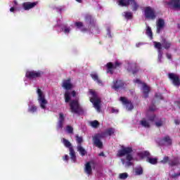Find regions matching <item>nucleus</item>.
I'll use <instances>...</instances> for the list:
<instances>
[{
  "label": "nucleus",
  "mask_w": 180,
  "mask_h": 180,
  "mask_svg": "<svg viewBox=\"0 0 180 180\" xmlns=\"http://www.w3.org/2000/svg\"><path fill=\"white\" fill-rule=\"evenodd\" d=\"M112 134H115V129L112 127L107 129L105 132L96 134L92 138L94 145L98 148H103V143L101 139H104L105 136H112Z\"/></svg>",
  "instance_id": "f257e3e1"
},
{
  "label": "nucleus",
  "mask_w": 180,
  "mask_h": 180,
  "mask_svg": "<svg viewBox=\"0 0 180 180\" xmlns=\"http://www.w3.org/2000/svg\"><path fill=\"white\" fill-rule=\"evenodd\" d=\"M89 93L92 96V97L90 98V102L93 103L94 108L96 110L97 112H101V103H102L101 98L98 97V94L95 91L90 90Z\"/></svg>",
  "instance_id": "f03ea898"
},
{
  "label": "nucleus",
  "mask_w": 180,
  "mask_h": 180,
  "mask_svg": "<svg viewBox=\"0 0 180 180\" xmlns=\"http://www.w3.org/2000/svg\"><path fill=\"white\" fill-rule=\"evenodd\" d=\"M139 157L143 158H146V162H149L152 165H155L158 163V158H150V152L145 150L141 152L139 154Z\"/></svg>",
  "instance_id": "7ed1b4c3"
},
{
  "label": "nucleus",
  "mask_w": 180,
  "mask_h": 180,
  "mask_svg": "<svg viewBox=\"0 0 180 180\" xmlns=\"http://www.w3.org/2000/svg\"><path fill=\"white\" fill-rule=\"evenodd\" d=\"M130 4L132 5V11L134 12L139 9V4H137L135 0H119V5L120 6H129Z\"/></svg>",
  "instance_id": "20e7f679"
},
{
  "label": "nucleus",
  "mask_w": 180,
  "mask_h": 180,
  "mask_svg": "<svg viewBox=\"0 0 180 180\" xmlns=\"http://www.w3.org/2000/svg\"><path fill=\"white\" fill-rule=\"evenodd\" d=\"M44 72L41 70H32L27 71L25 74V77L28 78V79H36V78H41V75H43Z\"/></svg>",
  "instance_id": "39448f33"
},
{
  "label": "nucleus",
  "mask_w": 180,
  "mask_h": 180,
  "mask_svg": "<svg viewBox=\"0 0 180 180\" xmlns=\"http://www.w3.org/2000/svg\"><path fill=\"white\" fill-rule=\"evenodd\" d=\"M37 94H38V102L40 105V107L41 109H46V105H47L48 102L47 100L44 98V95H43V91H41V89H37Z\"/></svg>",
  "instance_id": "423d86ee"
},
{
  "label": "nucleus",
  "mask_w": 180,
  "mask_h": 180,
  "mask_svg": "<svg viewBox=\"0 0 180 180\" xmlns=\"http://www.w3.org/2000/svg\"><path fill=\"white\" fill-rule=\"evenodd\" d=\"M70 107L72 113H79L81 110V105H79L78 100L71 101L70 103Z\"/></svg>",
  "instance_id": "0eeeda50"
},
{
  "label": "nucleus",
  "mask_w": 180,
  "mask_h": 180,
  "mask_svg": "<svg viewBox=\"0 0 180 180\" xmlns=\"http://www.w3.org/2000/svg\"><path fill=\"white\" fill-rule=\"evenodd\" d=\"M144 12L145 18L146 19H151L152 20H154V19L157 18V15H155V11L150 6L146 7Z\"/></svg>",
  "instance_id": "6e6552de"
},
{
  "label": "nucleus",
  "mask_w": 180,
  "mask_h": 180,
  "mask_svg": "<svg viewBox=\"0 0 180 180\" xmlns=\"http://www.w3.org/2000/svg\"><path fill=\"white\" fill-rule=\"evenodd\" d=\"M121 65L122 63H119L118 61L115 62V64H113L112 62H109L106 64L107 72L112 75L113 70H116V68H120Z\"/></svg>",
  "instance_id": "1a4fd4ad"
},
{
  "label": "nucleus",
  "mask_w": 180,
  "mask_h": 180,
  "mask_svg": "<svg viewBox=\"0 0 180 180\" xmlns=\"http://www.w3.org/2000/svg\"><path fill=\"white\" fill-rule=\"evenodd\" d=\"M167 75H168L169 79L172 81L174 86H180V79L178 75H176L175 73H168Z\"/></svg>",
  "instance_id": "9d476101"
},
{
  "label": "nucleus",
  "mask_w": 180,
  "mask_h": 180,
  "mask_svg": "<svg viewBox=\"0 0 180 180\" xmlns=\"http://www.w3.org/2000/svg\"><path fill=\"white\" fill-rule=\"evenodd\" d=\"M120 100L121 101L123 105H125L126 109L129 112L134 109V105H133V103H131V101L126 98V97H120Z\"/></svg>",
  "instance_id": "9b49d317"
},
{
  "label": "nucleus",
  "mask_w": 180,
  "mask_h": 180,
  "mask_svg": "<svg viewBox=\"0 0 180 180\" xmlns=\"http://www.w3.org/2000/svg\"><path fill=\"white\" fill-rule=\"evenodd\" d=\"M133 153V148L131 147H122V149L119 150L117 155L118 157H124V155H127V154H131Z\"/></svg>",
  "instance_id": "f8f14e48"
},
{
  "label": "nucleus",
  "mask_w": 180,
  "mask_h": 180,
  "mask_svg": "<svg viewBox=\"0 0 180 180\" xmlns=\"http://www.w3.org/2000/svg\"><path fill=\"white\" fill-rule=\"evenodd\" d=\"M124 87V82L122 79H116L112 82V86H111L112 89H115V91H118V89H121V88Z\"/></svg>",
  "instance_id": "ddd939ff"
},
{
  "label": "nucleus",
  "mask_w": 180,
  "mask_h": 180,
  "mask_svg": "<svg viewBox=\"0 0 180 180\" xmlns=\"http://www.w3.org/2000/svg\"><path fill=\"white\" fill-rule=\"evenodd\" d=\"M165 4L168 5L171 9H180V0H170L165 1Z\"/></svg>",
  "instance_id": "4468645a"
},
{
  "label": "nucleus",
  "mask_w": 180,
  "mask_h": 180,
  "mask_svg": "<svg viewBox=\"0 0 180 180\" xmlns=\"http://www.w3.org/2000/svg\"><path fill=\"white\" fill-rule=\"evenodd\" d=\"M153 44L155 46V49H158V61L159 63H161V59L162 58V45L161 44V42L158 41H154Z\"/></svg>",
  "instance_id": "2eb2a0df"
},
{
  "label": "nucleus",
  "mask_w": 180,
  "mask_h": 180,
  "mask_svg": "<svg viewBox=\"0 0 180 180\" xmlns=\"http://www.w3.org/2000/svg\"><path fill=\"white\" fill-rule=\"evenodd\" d=\"M127 71L128 72H131V74H133L134 75L135 74H137L139 72V69L137 68V63H128Z\"/></svg>",
  "instance_id": "dca6fc26"
},
{
  "label": "nucleus",
  "mask_w": 180,
  "mask_h": 180,
  "mask_svg": "<svg viewBox=\"0 0 180 180\" xmlns=\"http://www.w3.org/2000/svg\"><path fill=\"white\" fill-rule=\"evenodd\" d=\"M37 4H39L38 1H35V2H30V1H27V2H24L22 4V8L25 11H30V9H33V8H34Z\"/></svg>",
  "instance_id": "f3484780"
},
{
  "label": "nucleus",
  "mask_w": 180,
  "mask_h": 180,
  "mask_svg": "<svg viewBox=\"0 0 180 180\" xmlns=\"http://www.w3.org/2000/svg\"><path fill=\"white\" fill-rule=\"evenodd\" d=\"M65 117H64V114H63V112L59 113V117H58V121L56 125V129L57 130H60L61 129H63V127H64V120H65Z\"/></svg>",
  "instance_id": "a211bd4d"
},
{
  "label": "nucleus",
  "mask_w": 180,
  "mask_h": 180,
  "mask_svg": "<svg viewBox=\"0 0 180 180\" xmlns=\"http://www.w3.org/2000/svg\"><path fill=\"white\" fill-rule=\"evenodd\" d=\"M164 26H165V21L162 18H160L157 22V33H161Z\"/></svg>",
  "instance_id": "6ab92c4d"
},
{
  "label": "nucleus",
  "mask_w": 180,
  "mask_h": 180,
  "mask_svg": "<svg viewBox=\"0 0 180 180\" xmlns=\"http://www.w3.org/2000/svg\"><path fill=\"white\" fill-rule=\"evenodd\" d=\"M62 86L63 88H64V89H66L67 91L72 89V84H71V79L64 80Z\"/></svg>",
  "instance_id": "aec40b11"
},
{
  "label": "nucleus",
  "mask_w": 180,
  "mask_h": 180,
  "mask_svg": "<svg viewBox=\"0 0 180 180\" xmlns=\"http://www.w3.org/2000/svg\"><path fill=\"white\" fill-rule=\"evenodd\" d=\"M90 77L94 80L98 85H103L102 79H99V76L97 75L96 72H93L90 74Z\"/></svg>",
  "instance_id": "412c9836"
},
{
  "label": "nucleus",
  "mask_w": 180,
  "mask_h": 180,
  "mask_svg": "<svg viewBox=\"0 0 180 180\" xmlns=\"http://www.w3.org/2000/svg\"><path fill=\"white\" fill-rule=\"evenodd\" d=\"M161 45L163 46L165 50H169L172 44L170 41H167V39H162Z\"/></svg>",
  "instance_id": "4be33fe9"
},
{
  "label": "nucleus",
  "mask_w": 180,
  "mask_h": 180,
  "mask_svg": "<svg viewBox=\"0 0 180 180\" xmlns=\"http://www.w3.org/2000/svg\"><path fill=\"white\" fill-rule=\"evenodd\" d=\"M84 172L87 175H91L92 174V166H91V162H88L85 165Z\"/></svg>",
  "instance_id": "5701e85b"
},
{
  "label": "nucleus",
  "mask_w": 180,
  "mask_h": 180,
  "mask_svg": "<svg viewBox=\"0 0 180 180\" xmlns=\"http://www.w3.org/2000/svg\"><path fill=\"white\" fill-rule=\"evenodd\" d=\"M143 98L146 99V98H148V94H150V88L148 87V86H147L146 84H144L143 86Z\"/></svg>",
  "instance_id": "b1692460"
},
{
  "label": "nucleus",
  "mask_w": 180,
  "mask_h": 180,
  "mask_svg": "<svg viewBox=\"0 0 180 180\" xmlns=\"http://www.w3.org/2000/svg\"><path fill=\"white\" fill-rule=\"evenodd\" d=\"M77 150L79 153L80 155H82V157L86 155V150L85 148H84V147H82V145H77Z\"/></svg>",
  "instance_id": "393cba45"
},
{
  "label": "nucleus",
  "mask_w": 180,
  "mask_h": 180,
  "mask_svg": "<svg viewBox=\"0 0 180 180\" xmlns=\"http://www.w3.org/2000/svg\"><path fill=\"white\" fill-rule=\"evenodd\" d=\"M70 155V160L73 161V162H77V155H75V150H74V148H71L70 150H69Z\"/></svg>",
  "instance_id": "a878e982"
},
{
  "label": "nucleus",
  "mask_w": 180,
  "mask_h": 180,
  "mask_svg": "<svg viewBox=\"0 0 180 180\" xmlns=\"http://www.w3.org/2000/svg\"><path fill=\"white\" fill-rule=\"evenodd\" d=\"M63 143L64 144L65 147H66V148H69V150H71V148H74L72 147V144H71V142H70V141L66 139H63Z\"/></svg>",
  "instance_id": "bb28decb"
},
{
  "label": "nucleus",
  "mask_w": 180,
  "mask_h": 180,
  "mask_svg": "<svg viewBox=\"0 0 180 180\" xmlns=\"http://www.w3.org/2000/svg\"><path fill=\"white\" fill-rule=\"evenodd\" d=\"M179 164V158H174L172 161L169 162V165L170 167H175Z\"/></svg>",
  "instance_id": "cd10ccee"
},
{
  "label": "nucleus",
  "mask_w": 180,
  "mask_h": 180,
  "mask_svg": "<svg viewBox=\"0 0 180 180\" xmlns=\"http://www.w3.org/2000/svg\"><path fill=\"white\" fill-rule=\"evenodd\" d=\"M123 16L127 20H131L133 19V13L127 11L124 12Z\"/></svg>",
  "instance_id": "c85d7f7f"
},
{
  "label": "nucleus",
  "mask_w": 180,
  "mask_h": 180,
  "mask_svg": "<svg viewBox=\"0 0 180 180\" xmlns=\"http://www.w3.org/2000/svg\"><path fill=\"white\" fill-rule=\"evenodd\" d=\"M85 21L88 22L90 25H94V18L91 15H86L85 16Z\"/></svg>",
  "instance_id": "c756f323"
},
{
  "label": "nucleus",
  "mask_w": 180,
  "mask_h": 180,
  "mask_svg": "<svg viewBox=\"0 0 180 180\" xmlns=\"http://www.w3.org/2000/svg\"><path fill=\"white\" fill-rule=\"evenodd\" d=\"M163 141H165V143H167V146H171V144H172V140L171 139L169 136H165L163 138Z\"/></svg>",
  "instance_id": "7c9ffc66"
},
{
  "label": "nucleus",
  "mask_w": 180,
  "mask_h": 180,
  "mask_svg": "<svg viewBox=\"0 0 180 180\" xmlns=\"http://www.w3.org/2000/svg\"><path fill=\"white\" fill-rule=\"evenodd\" d=\"M146 34L150 39H153V30H151V27L148 26L146 28Z\"/></svg>",
  "instance_id": "2f4dec72"
},
{
  "label": "nucleus",
  "mask_w": 180,
  "mask_h": 180,
  "mask_svg": "<svg viewBox=\"0 0 180 180\" xmlns=\"http://www.w3.org/2000/svg\"><path fill=\"white\" fill-rule=\"evenodd\" d=\"M140 123L143 127L150 128V123H148L146 120H141Z\"/></svg>",
  "instance_id": "473e14b6"
},
{
  "label": "nucleus",
  "mask_w": 180,
  "mask_h": 180,
  "mask_svg": "<svg viewBox=\"0 0 180 180\" xmlns=\"http://www.w3.org/2000/svg\"><path fill=\"white\" fill-rule=\"evenodd\" d=\"M71 101V96H70V93L68 91H65V102L68 103Z\"/></svg>",
  "instance_id": "72a5a7b5"
},
{
  "label": "nucleus",
  "mask_w": 180,
  "mask_h": 180,
  "mask_svg": "<svg viewBox=\"0 0 180 180\" xmlns=\"http://www.w3.org/2000/svg\"><path fill=\"white\" fill-rule=\"evenodd\" d=\"M37 111V107L34 105H31L29 108H28V112H30V113H34V112Z\"/></svg>",
  "instance_id": "f704fd0d"
},
{
  "label": "nucleus",
  "mask_w": 180,
  "mask_h": 180,
  "mask_svg": "<svg viewBox=\"0 0 180 180\" xmlns=\"http://www.w3.org/2000/svg\"><path fill=\"white\" fill-rule=\"evenodd\" d=\"M136 175H143V167H136L135 169Z\"/></svg>",
  "instance_id": "c9c22d12"
},
{
  "label": "nucleus",
  "mask_w": 180,
  "mask_h": 180,
  "mask_svg": "<svg viewBox=\"0 0 180 180\" xmlns=\"http://www.w3.org/2000/svg\"><path fill=\"white\" fill-rule=\"evenodd\" d=\"M155 124L156 127H162V126H164V121H162V119H160L155 122Z\"/></svg>",
  "instance_id": "e433bc0d"
},
{
  "label": "nucleus",
  "mask_w": 180,
  "mask_h": 180,
  "mask_svg": "<svg viewBox=\"0 0 180 180\" xmlns=\"http://www.w3.org/2000/svg\"><path fill=\"white\" fill-rule=\"evenodd\" d=\"M160 162L161 164H167V162H168V164H169V162H170L169 157L165 156V157L163 158V160H160Z\"/></svg>",
  "instance_id": "4c0bfd02"
},
{
  "label": "nucleus",
  "mask_w": 180,
  "mask_h": 180,
  "mask_svg": "<svg viewBox=\"0 0 180 180\" xmlns=\"http://www.w3.org/2000/svg\"><path fill=\"white\" fill-rule=\"evenodd\" d=\"M76 141L77 143V146H81V144H82V136H79L78 135H76Z\"/></svg>",
  "instance_id": "58836bf2"
},
{
  "label": "nucleus",
  "mask_w": 180,
  "mask_h": 180,
  "mask_svg": "<svg viewBox=\"0 0 180 180\" xmlns=\"http://www.w3.org/2000/svg\"><path fill=\"white\" fill-rule=\"evenodd\" d=\"M66 130L68 131V133H69V134H72V133H74V128H72V127L68 125L66 127Z\"/></svg>",
  "instance_id": "ea45409f"
},
{
  "label": "nucleus",
  "mask_w": 180,
  "mask_h": 180,
  "mask_svg": "<svg viewBox=\"0 0 180 180\" xmlns=\"http://www.w3.org/2000/svg\"><path fill=\"white\" fill-rule=\"evenodd\" d=\"M75 26L77 28V29H81V27H84V23L82 22H76L75 23Z\"/></svg>",
  "instance_id": "a19ab883"
},
{
  "label": "nucleus",
  "mask_w": 180,
  "mask_h": 180,
  "mask_svg": "<svg viewBox=\"0 0 180 180\" xmlns=\"http://www.w3.org/2000/svg\"><path fill=\"white\" fill-rule=\"evenodd\" d=\"M120 179H127L129 174L127 173H121L120 174Z\"/></svg>",
  "instance_id": "79ce46f5"
},
{
  "label": "nucleus",
  "mask_w": 180,
  "mask_h": 180,
  "mask_svg": "<svg viewBox=\"0 0 180 180\" xmlns=\"http://www.w3.org/2000/svg\"><path fill=\"white\" fill-rule=\"evenodd\" d=\"M91 126L92 127H94V129H96V127H98V126H99V122H98L97 120H94L91 122Z\"/></svg>",
  "instance_id": "37998d69"
},
{
  "label": "nucleus",
  "mask_w": 180,
  "mask_h": 180,
  "mask_svg": "<svg viewBox=\"0 0 180 180\" xmlns=\"http://www.w3.org/2000/svg\"><path fill=\"white\" fill-rule=\"evenodd\" d=\"M148 120L150 122H155V120H157V115H150L148 118Z\"/></svg>",
  "instance_id": "c03bdc74"
},
{
  "label": "nucleus",
  "mask_w": 180,
  "mask_h": 180,
  "mask_svg": "<svg viewBox=\"0 0 180 180\" xmlns=\"http://www.w3.org/2000/svg\"><path fill=\"white\" fill-rule=\"evenodd\" d=\"M126 160L127 161H133V155L130 153H127Z\"/></svg>",
  "instance_id": "a18cd8bd"
},
{
  "label": "nucleus",
  "mask_w": 180,
  "mask_h": 180,
  "mask_svg": "<svg viewBox=\"0 0 180 180\" xmlns=\"http://www.w3.org/2000/svg\"><path fill=\"white\" fill-rule=\"evenodd\" d=\"M157 108L155 107V105H152L150 107H149V110L150 112H154L155 110H156Z\"/></svg>",
  "instance_id": "49530a36"
},
{
  "label": "nucleus",
  "mask_w": 180,
  "mask_h": 180,
  "mask_svg": "<svg viewBox=\"0 0 180 180\" xmlns=\"http://www.w3.org/2000/svg\"><path fill=\"white\" fill-rule=\"evenodd\" d=\"M178 176H180V172L174 173V174H172V178H173V179L178 178Z\"/></svg>",
  "instance_id": "de8ad7c7"
},
{
  "label": "nucleus",
  "mask_w": 180,
  "mask_h": 180,
  "mask_svg": "<svg viewBox=\"0 0 180 180\" xmlns=\"http://www.w3.org/2000/svg\"><path fill=\"white\" fill-rule=\"evenodd\" d=\"M70 31H71V30L70 29V27H65V29H64L65 33H70Z\"/></svg>",
  "instance_id": "09e8293b"
},
{
  "label": "nucleus",
  "mask_w": 180,
  "mask_h": 180,
  "mask_svg": "<svg viewBox=\"0 0 180 180\" xmlns=\"http://www.w3.org/2000/svg\"><path fill=\"white\" fill-rule=\"evenodd\" d=\"M166 57L167 58H168V60H171V58H172V55H171V53H166Z\"/></svg>",
  "instance_id": "8fccbe9b"
},
{
  "label": "nucleus",
  "mask_w": 180,
  "mask_h": 180,
  "mask_svg": "<svg viewBox=\"0 0 180 180\" xmlns=\"http://www.w3.org/2000/svg\"><path fill=\"white\" fill-rule=\"evenodd\" d=\"M111 112H112V113H118L119 110L115 109V108H112V110H111Z\"/></svg>",
  "instance_id": "3c124183"
},
{
  "label": "nucleus",
  "mask_w": 180,
  "mask_h": 180,
  "mask_svg": "<svg viewBox=\"0 0 180 180\" xmlns=\"http://www.w3.org/2000/svg\"><path fill=\"white\" fill-rule=\"evenodd\" d=\"M134 82L135 84H141V80L139 79H136L134 80Z\"/></svg>",
  "instance_id": "603ef678"
},
{
  "label": "nucleus",
  "mask_w": 180,
  "mask_h": 180,
  "mask_svg": "<svg viewBox=\"0 0 180 180\" xmlns=\"http://www.w3.org/2000/svg\"><path fill=\"white\" fill-rule=\"evenodd\" d=\"M72 96L75 98V96H77V92L75 91H72Z\"/></svg>",
  "instance_id": "864d4df0"
},
{
  "label": "nucleus",
  "mask_w": 180,
  "mask_h": 180,
  "mask_svg": "<svg viewBox=\"0 0 180 180\" xmlns=\"http://www.w3.org/2000/svg\"><path fill=\"white\" fill-rule=\"evenodd\" d=\"M63 160L64 161H67L68 160V155H65L64 157H63Z\"/></svg>",
  "instance_id": "5fc2aeb1"
},
{
  "label": "nucleus",
  "mask_w": 180,
  "mask_h": 180,
  "mask_svg": "<svg viewBox=\"0 0 180 180\" xmlns=\"http://www.w3.org/2000/svg\"><path fill=\"white\" fill-rule=\"evenodd\" d=\"M127 164L128 167H130V166L133 165V163L131 162V161H128V162H127Z\"/></svg>",
  "instance_id": "6e6d98bb"
},
{
  "label": "nucleus",
  "mask_w": 180,
  "mask_h": 180,
  "mask_svg": "<svg viewBox=\"0 0 180 180\" xmlns=\"http://www.w3.org/2000/svg\"><path fill=\"white\" fill-rule=\"evenodd\" d=\"M99 157H105V153L103 152H101L99 153Z\"/></svg>",
  "instance_id": "4d7b16f0"
},
{
  "label": "nucleus",
  "mask_w": 180,
  "mask_h": 180,
  "mask_svg": "<svg viewBox=\"0 0 180 180\" xmlns=\"http://www.w3.org/2000/svg\"><path fill=\"white\" fill-rule=\"evenodd\" d=\"M10 11H11V12H15V7H11V8H10Z\"/></svg>",
  "instance_id": "13d9d810"
},
{
  "label": "nucleus",
  "mask_w": 180,
  "mask_h": 180,
  "mask_svg": "<svg viewBox=\"0 0 180 180\" xmlns=\"http://www.w3.org/2000/svg\"><path fill=\"white\" fill-rule=\"evenodd\" d=\"M177 106L180 108V101L176 102Z\"/></svg>",
  "instance_id": "bf43d9fd"
},
{
  "label": "nucleus",
  "mask_w": 180,
  "mask_h": 180,
  "mask_svg": "<svg viewBox=\"0 0 180 180\" xmlns=\"http://www.w3.org/2000/svg\"><path fill=\"white\" fill-rule=\"evenodd\" d=\"M108 36H110V37H112V36L110 35V30H108Z\"/></svg>",
  "instance_id": "052dcab7"
},
{
  "label": "nucleus",
  "mask_w": 180,
  "mask_h": 180,
  "mask_svg": "<svg viewBox=\"0 0 180 180\" xmlns=\"http://www.w3.org/2000/svg\"><path fill=\"white\" fill-rule=\"evenodd\" d=\"M174 122L176 123V124H179V120H175Z\"/></svg>",
  "instance_id": "680f3d73"
},
{
  "label": "nucleus",
  "mask_w": 180,
  "mask_h": 180,
  "mask_svg": "<svg viewBox=\"0 0 180 180\" xmlns=\"http://www.w3.org/2000/svg\"><path fill=\"white\" fill-rule=\"evenodd\" d=\"M56 11H57L58 12V11H59V12H61V11H63V9H62L61 8H56Z\"/></svg>",
  "instance_id": "e2e57ef3"
},
{
  "label": "nucleus",
  "mask_w": 180,
  "mask_h": 180,
  "mask_svg": "<svg viewBox=\"0 0 180 180\" xmlns=\"http://www.w3.org/2000/svg\"><path fill=\"white\" fill-rule=\"evenodd\" d=\"M82 32H86V28L82 29Z\"/></svg>",
  "instance_id": "0e129e2a"
},
{
  "label": "nucleus",
  "mask_w": 180,
  "mask_h": 180,
  "mask_svg": "<svg viewBox=\"0 0 180 180\" xmlns=\"http://www.w3.org/2000/svg\"><path fill=\"white\" fill-rule=\"evenodd\" d=\"M155 96L156 98H160V96H158V94H155Z\"/></svg>",
  "instance_id": "69168bd1"
},
{
  "label": "nucleus",
  "mask_w": 180,
  "mask_h": 180,
  "mask_svg": "<svg viewBox=\"0 0 180 180\" xmlns=\"http://www.w3.org/2000/svg\"><path fill=\"white\" fill-rule=\"evenodd\" d=\"M77 2H79V4H81V2H82V0H76Z\"/></svg>",
  "instance_id": "338daca9"
},
{
  "label": "nucleus",
  "mask_w": 180,
  "mask_h": 180,
  "mask_svg": "<svg viewBox=\"0 0 180 180\" xmlns=\"http://www.w3.org/2000/svg\"><path fill=\"white\" fill-rule=\"evenodd\" d=\"M14 4H15V5H18V1H14Z\"/></svg>",
  "instance_id": "774afa93"
}]
</instances>
